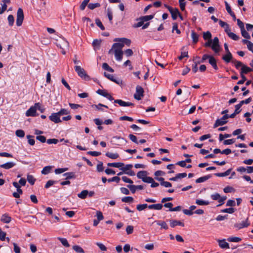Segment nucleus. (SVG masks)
<instances>
[{"instance_id":"44","label":"nucleus","mask_w":253,"mask_h":253,"mask_svg":"<svg viewBox=\"0 0 253 253\" xmlns=\"http://www.w3.org/2000/svg\"><path fill=\"white\" fill-rule=\"evenodd\" d=\"M51 169V167L46 166L43 168L42 170V173L43 174H47L50 172Z\"/></svg>"},{"instance_id":"63","label":"nucleus","mask_w":253,"mask_h":253,"mask_svg":"<svg viewBox=\"0 0 253 253\" xmlns=\"http://www.w3.org/2000/svg\"><path fill=\"white\" fill-rule=\"evenodd\" d=\"M104 169V167L103 166V163L101 162H99L98 164L97 165V170L98 172L103 171Z\"/></svg>"},{"instance_id":"53","label":"nucleus","mask_w":253,"mask_h":253,"mask_svg":"<svg viewBox=\"0 0 253 253\" xmlns=\"http://www.w3.org/2000/svg\"><path fill=\"white\" fill-rule=\"evenodd\" d=\"M68 169L67 168L56 169H55V173L57 174H60L68 170Z\"/></svg>"},{"instance_id":"34","label":"nucleus","mask_w":253,"mask_h":253,"mask_svg":"<svg viewBox=\"0 0 253 253\" xmlns=\"http://www.w3.org/2000/svg\"><path fill=\"white\" fill-rule=\"evenodd\" d=\"M57 239H58V240H59L60 241V242L62 243L63 246H64V247H70V245L68 243V242L66 238L58 237Z\"/></svg>"},{"instance_id":"40","label":"nucleus","mask_w":253,"mask_h":253,"mask_svg":"<svg viewBox=\"0 0 253 253\" xmlns=\"http://www.w3.org/2000/svg\"><path fill=\"white\" fill-rule=\"evenodd\" d=\"M73 249L79 253H84V250L79 246L75 245L73 247Z\"/></svg>"},{"instance_id":"50","label":"nucleus","mask_w":253,"mask_h":253,"mask_svg":"<svg viewBox=\"0 0 253 253\" xmlns=\"http://www.w3.org/2000/svg\"><path fill=\"white\" fill-rule=\"evenodd\" d=\"M96 92L98 94L102 95L105 97H106L109 94L106 90H103V89H98L97 90Z\"/></svg>"},{"instance_id":"37","label":"nucleus","mask_w":253,"mask_h":253,"mask_svg":"<svg viewBox=\"0 0 253 253\" xmlns=\"http://www.w3.org/2000/svg\"><path fill=\"white\" fill-rule=\"evenodd\" d=\"M219 24L221 27L225 28V32H226V30H228L229 29V25L226 22L222 21L221 20H219L218 21Z\"/></svg>"},{"instance_id":"60","label":"nucleus","mask_w":253,"mask_h":253,"mask_svg":"<svg viewBox=\"0 0 253 253\" xmlns=\"http://www.w3.org/2000/svg\"><path fill=\"white\" fill-rule=\"evenodd\" d=\"M185 0H179V3L180 9L182 11H184L185 10Z\"/></svg>"},{"instance_id":"4","label":"nucleus","mask_w":253,"mask_h":253,"mask_svg":"<svg viewBox=\"0 0 253 253\" xmlns=\"http://www.w3.org/2000/svg\"><path fill=\"white\" fill-rule=\"evenodd\" d=\"M24 19V13L23 9L19 8L17 11L16 24L17 26L22 25Z\"/></svg>"},{"instance_id":"49","label":"nucleus","mask_w":253,"mask_h":253,"mask_svg":"<svg viewBox=\"0 0 253 253\" xmlns=\"http://www.w3.org/2000/svg\"><path fill=\"white\" fill-rule=\"evenodd\" d=\"M92 107L93 108H95L98 110H101V111H103V109L99 107L100 106V107H104L106 108H108V106H106V105H103L102 104H101V103H99L98 105H92Z\"/></svg>"},{"instance_id":"21","label":"nucleus","mask_w":253,"mask_h":253,"mask_svg":"<svg viewBox=\"0 0 253 253\" xmlns=\"http://www.w3.org/2000/svg\"><path fill=\"white\" fill-rule=\"evenodd\" d=\"M219 246L220 248L222 249H229V245L228 243L225 242L224 239L223 240H218Z\"/></svg>"},{"instance_id":"10","label":"nucleus","mask_w":253,"mask_h":253,"mask_svg":"<svg viewBox=\"0 0 253 253\" xmlns=\"http://www.w3.org/2000/svg\"><path fill=\"white\" fill-rule=\"evenodd\" d=\"M112 141L114 144L117 145H122L123 144H126L127 142L126 139L120 136H114L112 138Z\"/></svg>"},{"instance_id":"3","label":"nucleus","mask_w":253,"mask_h":253,"mask_svg":"<svg viewBox=\"0 0 253 253\" xmlns=\"http://www.w3.org/2000/svg\"><path fill=\"white\" fill-rule=\"evenodd\" d=\"M75 70L77 73L78 76L85 81L90 80L89 76L86 73L85 70L81 67V66L76 65Z\"/></svg>"},{"instance_id":"24","label":"nucleus","mask_w":253,"mask_h":253,"mask_svg":"<svg viewBox=\"0 0 253 253\" xmlns=\"http://www.w3.org/2000/svg\"><path fill=\"white\" fill-rule=\"evenodd\" d=\"M199 35L197 34L194 31H192L191 32V38L192 39V41L194 43H196L199 40Z\"/></svg>"},{"instance_id":"38","label":"nucleus","mask_w":253,"mask_h":253,"mask_svg":"<svg viewBox=\"0 0 253 253\" xmlns=\"http://www.w3.org/2000/svg\"><path fill=\"white\" fill-rule=\"evenodd\" d=\"M27 181L31 185H34L36 181V179L32 175L28 174L27 177Z\"/></svg>"},{"instance_id":"11","label":"nucleus","mask_w":253,"mask_h":253,"mask_svg":"<svg viewBox=\"0 0 253 253\" xmlns=\"http://www.w3.org/2000/svg\"><path fill=\"white\" fill-rule=\"evenodd\" d=\"M114 42H117L116 43H121L122 44L123 47L125 44L127 45V46H129L131 43V41L128 39L122 38H115L114 40Z\"/></svg>"},{"instance_id":"17","label":"nucleus","mask_w":253,"mask_h":253,"mask_svg":"<svg viewBox=\"0 0 253 253\" xmlns=\"http://www.w3.org/2000/svg\"><path fill=\"white\" fill-rule=\"evenodd\" d=\"M104 75L107 79H109L111 81L114 82V83L118 84H119L120 83H121V81H120V80L116 79L114 78V76L112 75L107 74L106 72H104Z\"/></svg>"},{"instance_id":"15","label":"nucleus","mask_w":253,"mask_h":253,"mask_svg":"<svg viewBox=\"0 0 253 253\" xmlns=\"http://www.w3.org/2000/svg\"><path fill=\"white\" fill-rule=\"evenodd\" d=\"M15 165V163L12 162H7L6 163L0 165V167L1 168H3L5 169H10L13 168Z\"/></svg>"},{"instance_id":"29","label":"nucleus","mask_w":253,"mask_h":253,"mask_svg":"<svg viewBox=\"0 0 253 253\" xmlns=\"http://www.w3.org/2000/svg\"><path fill=\"white\" fill-rule=\"evenodd\" d=\"M153 18L154 15H146L139 17V18H138V20H142L143 22H145L151 20Z\"/></svg>"},{"instance_id":"16","label":"nucleus","mask_w":253,"mask_h":253,"mask_svg":"<svg viewBox=\"0 0 253 253\" xmlns=\"http://www.w3.org/2000/svg\"><path fill=\"white\" fill-rule=\"evenodd\" d=\"M169 224H170V226L172 228H173L177 225L181 226L182 227H183L184 226V223H183L180 221H178V220H170Z\"/></svg>"},{"instance_id":"45","label":"nucleus","mask_w":253,"mask_h":253,"mask_svg":"<svg viewBox=\"0 0 253 253\" xmlns=\"http://www.w3.org/2000/svg\"><path fill=\"white\" fill-rule=\"evenodd\" d=\"M211 34L210 32L207 31L203 33V38L205 40H211Z\"/></svg>"},{"instance_id":"8","label":"nucleus","mask_w":253,"mask_h":253,"mask_svg":"<svg viewBox=\"0 0 253 253\" xmlns=\"http://www.w3.org/2000/svg\"><path fill=\"white\" fill-rule=\"evenodd\" d=\"M211 45L212 49L215 53H218L220 50V46L219 44V39L217 37H214Z\"/></svg>"},{"instance_id":"20","label":"nucleus","mask_w":253,"mask_h":253,"mask_svg":"<svg viewBox=\"0 0 253 253\" xmlns=\"http://www.w3.org/2000/svg\"><path fill=\"white\" fill-rule=\"evenodd\" d=\"M226 33L228 35L229 37L234 41H238L239 39V37L234 33L231 32L230 29L228 31L226 30Z\"/></svg>"},{"instance_id":"39","label":"nucleus","mask_w":253,"mask_h":253,"mask_svg":"<svg viewBox=\"0 0 253 253\" xmlns=\"http://www.w3.org/2000/svg\"><path fill=\"white\" fill-rule=\"evenodd\" d=\"M107 14L111 24H112L113 12L111 9L108 8L107 10Z\"/></svg>"},{"instance_id":"43","label":"nucleus","mask_w":253,"mask_h":253,"mask_svg":"<svg viewBox=\"0 0 253 253\" xmlns=\"http://www.w3.org/2000/svg\"><path fill=\"white\" fill-rule=\"evenodd\" d=\"M102 68H103L104 70H106V71H109V72H112V73H113V72H114V70H113L112 68H111V67H110L108 65V64H107V63H103V64H102Z\"/></svg>"},{"instance_id":"30","label":"nucleus","mask_w":253,"mask_h":253,"mask_svg":"<svg viewBox=\"0 0 253 253\" xmlns=\"http://www.w3.org/2000/svg\"><path fill=\"white\" fill-rule=\"evenodd\" d=\"M107 166L109 167L120 168L121 167L124 166V164L123 163H108Z\"/></svg>"},{"instance_id":"5","label":"nucleus","mask_w":253,"mask_h":253,"mask_svg":"<svg viewBox=\"0 0 253 253\" xmlns=\"http://www.w3.org/2000/svg\"><path fill=\"white\" fill-rule=\"evenodd\" d=\"M143 96V88L140 85H137L136 87V92L134 94V98L137 100H140Z\"/></svg>"},{"instance_id":"35","label":"nucleus","mask_w":253,"mask_h":253,"mask_svg":"<svg viewBox=\"0 0 253 253\" xmlns=\"http://www.w3.org/2000/svg\"><path fill=\"white\" fill-rule=\"evenodd\" d=\"M26 137L28 139V142L30 145L33 146L35 144V141L34 139V136L30 135H27L26 136Z\"/></svg>"},{"instance_id":"62","label":"nucleus","mask_w":253,"mask_h":253,"mask_svg":"<svg viewBox=\"0 0 253 253\" xmlns=\"http://www.w3.org/2000/svg\"><path fill=\"white\" fill-rule=\"evenodd\" d=\"M59 115L60 116L64 115H68L69 114V112L66 109H61L58 112H57Z\"/></svg>"},{"instance_id":"57","label":"nucleus","mask_w":253,"mask_h":253,"mask_svg":"<svg viewBox=\"0 0 253 253\" xmlns=\"http://www.w3.org/2000/svg\"><path fill=\"white\" fill-rule=\"evenodd\" d=\"M95 23L97 26H98L102 30H105V27L103 25L101 21L99 19H96L95 20Z\"/></svg>"},{"instance_id":"12","label":"nucleus","mask_w":253,"mask_h":253,"mask_svg":"<svg viewBox=\"0 0 253 253\" xmlns=\"http://www.w3.org/2000/svg\"><path fill=\"white\" fill-rule=\"evenodd\" d=\"M250 223L248 222V218L246 221H243L241 223H237L234 224V227L238 229H240L244 227H247L250 225Z\"/></svg>"},{"instance_id":"51","label":"nucleus","mask_w":253,"mask_h":253,"mask_svg":"<svg viewBox=\"0 0 253 253\" xmlns=\"http://www.w3.org/2000/svg\"><path fill=\"white\" fill-rule=\"evenodd\" d=\"M100 6V4L99 3H98V2L95 3H90L88 4V8H89L91 10L94 9V8H95L96 7H99Z\"/></svg>"},{"instance_id":"1","label":"nucleus","mask_w":253,"mask_h":253,"mask_svg":"<svg viewBox=\"0 0 253 253\" xmlns=\"http://www.w3.org/2000/svg\"><path fill=\"white\" fill-rule=\"evenodd\" d=\"M123 45L121 43H114L112 45L111 49L109 51V54H112L114 52L115 58L118 61H121L123 58V51L122 48Z\"/></svg>"},{"instance_id":"52","label":"nucleus","mask_w":253,"mask_h":253,"mask_svg":"<svg viewBox=\"0 0 253 253\" xmlns=\"http://www.w3.org/2000/svg\"><path fill=\"white\" fill-rule=\"evenodd\" d=\"M122 201L125 203H130L133 201V198L132 197H125L122 199Z\"/></svg>"},{"instance_id":"36","label":"nucleus","mask_w":253,"mask_h":253,"mask_svg":"<svg viewBox=\"0 0 253 253\" xmlns=\"http://www.w3.org/2000/svg\"><path fill=\"white\" fill-rule=\"evenodd\" d=\"M132 168V165L131 164H128L126 165L125 167H121L120 169L122 170L123 172L126 173L128 170H130Z\"/></svg>"},{"instance_id":"42","label":"nucleus","mask_w":253,"mask_h":253,"mask_svg":"<svg viewBox=\"0 0 253 253\" xmlns=\"http://www.w3.org/2000/svg\"><path fill=\"white\" fill-rule=\"evenodd\" d=\"M15 134L17 137L23 138L25 136V132L22 129H18L15 131Z\"/></svg>"},{"instance_id":"6","label":"nucleus","mask_w":253,"mask_h":253,"mask_svg":"<svg viewBox=\"0 0 253 253\" xmlns=\"http://www.w3.org/2000/svg\"><path fill=\"white\" fill-rule=\"evenodd\" d=\"M165 6L169 10V11L170 13L172 19L176 20L179 13L178 8H173L172 7L167 4H165Z\"/></svg>"},{"instance_id":"48","label":"nucleus","mask_w":253,"mask_h":253,"mask_svg":"<svg viewBox=\"0 0 253 253\" xmlns=\"http://www.w3.org/2000/svg\"><path fill=\"white\" fill-rule=\"evenodd\" d=\"M235 209L233 208H230L228 209H225L221 210L222 212H225L228 213H233L235 211Z\"/></svg>"},{"instance_id":"61","label":"nucleus","mask_w":253,"mask_h":253,"mask_svg":"<svg viewBox=\"0 0 253 253\" xmlns=\"http://www.w3.org/2000/svg\"><path fill=\"white\" fill-rule=\"evenodd\" d=\"M228 241L232 242H239L241 241V239L239 237H233L228 239Z\"/></svg>"},{"instance_id":"27","label":"nucleus","mask_w":253,"mask_h":253,"mask_svg":"<svg viewBox=\"0 0 253 253\" xmlns=\"http://www.w3.org/2000/svg\"><path fill=\"white\" fill-rule=\"evenodd\" d=\"M232 169H227L225 172H222V173H214V175L218 177H223V176H226L229 175Z\"/></svg>"},{"instance_id":"54","label":"nucleus","mask_w":253,"mask_h":253,"mask_svg":"<svg viewBox=\"0 0 253 253\" xmlns=\"http://www.w3.org/2000/svg\"><path fill=\"white\" fill-rule=\"evenodd\" d=\"M232 62L235 64V66L237 69H239L240 67H242L244 65L241 61H237L236 60H232Z\"/></svg>"},{"instance_id":"55","label":"nucleus","mask_w":253,"mask_h":253,"mask_svg":"<svg viewBox=\"0 0 253 253\" xmlns=\"http://www.w3.org/2000/svg\"><path fill=\"white\" fill-rule=\"evenodd\" d=\"M96 245L99 247L101 251L104 252L107 251V248L102 243L97 242L96 243Z\"/></svg>"},{"instance_id":"59","label":"nucleus","mask_w":253,"mask_h":253,"mask_svg":"<svg viewBox=\"0 0 253 253\" xmlns=\"http://www.w3.org/2000/svg\"><path fill=\"white\" fill-rule=\"evenodd\" d=\"M90 0H84L80 5V9L84 10Z\"/></svg>"},{"instance_id":"14","label":"nucleus","mask_w":253,"mask_h":253,"mask_svg":"<svg viewBox=\"0 0 253 253\" xmlns=\"http://www.w3.org/2000/svg\"><path fill=\"white\" fill-rule=\"evenodd\" d=\"M115 103H118L120 106H133L134 104L129 102H125L121 99H117L114 100Z\"/></svg>"},{"instance_id":"7","label":"nucleus","mask_w":253,"mask_h":253,"mask_svg":"<svg viewBox=\"0 0 253 253\" xmlns=\"http://www.w3.org/2000/svg\"><path fill=\"white\" fill-rule=\"evenodd\" d=\"M228 119V115H224L221 118L217 119L214 124V127H216L220 126H223L227 123V119Z\"/></svg>"},{"instance_id":"9","label":"nucleus","mask_w":253,"mask_h":253,"mask_svg":"<svg viewBox=\"0 0 253 253\" xmlns=\"http://www.w3.org/2000/svg\"><path fill=\"white\" fill-rule=\"evenodd\" d=\"M39 106V103H36L34 106H31L26 112V115L27 117H34L37 115L36 106Z\"/></svg>"},{"instance_id":"18","label":"nucleus","mask_w":253,"mask_h":253,"mask_svg":"<svg viewBox=\"0 0 253 253\" xmlns=\"http://www.w3.org/2000/svg\"><path fill=\"white\" fill-rule=\"evenodd\" d=\"M222 59L226 63H229L232 61L233 59V56L230 52L226 53L225 55L223 56Z\"/></svg>"},{"instance_id":"56","label":"nucleus","mask_w":253,"mask_h":253,"mask_svg":"<svg viewBox=\"0 0 253 253\" xmlns=\"http://www.w3.org/2000/svg\"><path fill=\"white\" fill-rule=\"evenodd\" d=\"M148 206L147 204H142V205H138L136 206V209L139 211H141L144 209H145L146 208H147Z\"/></svg>"},{"instance_id":"41","label":"nucleus","mask_w":253,"mask_h":253,"mask_svg":"<svg viewBox=\"0 0 253 253\" xmlns=\"http://www.w3.org/2000/svg\"><path fill=\"white\" fill-rule=\"evenodd\" d=\"M209 203V202L207 201H204L200 199H197L196 200V204L198 205H208Z\"/></svg>"},{"instance_id":"22","label":"nucleus","mask_w":253,"mask_h":253,"mask_svg":"<svg viewBox=\"0 0 253 253\" xmlns=\"http://www.w3.org/2000/svg\"><path fill=\"white\" fill-rule=\"evenodd\" d=\"M211 177V174H208L204 176L201 177L196 180V182L197 183L204 182L210 179Z\"/></svg>"},{"instance_id":"23","label":"nucleus","mask_w":253,"mask_h":253,"mask_svg":"<svg viewBox=\"0 0 253 253\" xmlns=\"http://www.w3.org/2000/svg\"><path fill=\"white\" fill-rule=\"evenodd\" d=\"M209 63L212 66V67L215 69L217 70L218 67L216 64V61L215 59L212 56L209 58Z\"/></svg>"},{"instance_id":"25","label":"nucleus","mask_w":253,"mask_h":253,"mask_svg":"<svg viewBox=\"0 0 253 253\" xmlns=\"http://www.w3.org/2000/svg\"><path fill=\"white\" fill-rule=\"evenodd\" d=\"M148 208L151 210H160L162 209L163 205L161 204H154L148 206Z\"/></svg>"},{"instance_id":"47","label":"nucleus","mask_w":253,"mask_h":253,"mask_svg":"<svg viewBox=\"0 0 253 253\" xmlns=\"http://www.w3.org/2000/svg\"><path fill=\"white\" fill-rule=\"evenodd\" d=\"M8 24L10 26H12L14 22V18L12 15H9L7 17Z\"/></svg>"},{"instance_id":"26","label":"nucleus","mask_w":253,"mask_h":253,"mask_svg":"<svg viewBox=\"0 0 253 253\" xmlns=\"http://www.w3.org/2000/svg\"><path fill=\"white\" fill-rule=\"evenodd\" d=\"M64 176H66L65 179L68 180L70 179L75 178H76V175L75 172H66L65 173L63 174Z\"/></svg>"},{"instance_id":"2","label":"nucleus","mask_w":253,"mask_h":253,"mask_svg":"<svg viewBox=\"0 0 253 253\" xmlns=\"http://www.w3.org/2000/svg\"><path fill=\"white\" fill-rule=\"evenodd\" d=\"M252 71H253V70L251 68H250L245 65H243L242 67L241 68V71L240 73L241 77L242 78V80L239 81L237 83V84H243L247 80V78L245 76L244 74H248V73L252 72Z\"/></svg>"},{"instance_id":"33","label":"nucleus","mask_w":253,"mask_h":253,"mask_svg":"<svg viewBox=\"0 0 253 253\" xmlns=\"http://www.w3.org/2000/svg\"><path fill=\"white\" fill-rule=\"evenodd\" d=\"M147 175L146 171H140L137 173V176L138 178L141 179L142 180L144 179Z\"/></svg>"},{"instance_id":"19","label":"nucleus","mask_w":253,"mask_h":253,"mask_svg":"<svg viewBox=\"0 0 253 253\" xmlns=\"http://www.w3.org/2000/svg\"><path fill=\"white\" fill-rule=\"evenodd\" d=\"M154 223H156V224L160 226L161 227L162 229H164L165 230H167L169 228L168 225H167V223L162 220H156L154 222Z\"/></svg>"},{"instance_id":"13","label":"nucleus","mask_w":253,"mask_h":253,"mask_svg":"<svg viewBox=\"0 0 253 253\" xmlns=\"http://www.w3.org/2000/svg\"><path fill=\"white\" fill-rule=\"evenodd\" d=\"M49 118L50 121L56 124L61 122V120L60 119V116L58 113H52L49 117Z\"/></svg>"},{"instance_id":"28","label":"nucleus","mask_w":253,"mask_h":253,"mask_svg":"<svg viewBox=\"0 0 253 253\" xmlns=\"http://www.w3.org/2000/svg\"><path fill=\"white\" fill-rule=\"evenodd\" d=\"M88 191L87 190H83L81 193L78 194L79 198L82 199H84L88 195Z\"/></svg>"},{"instance_id":"64","label":"nucleus","mask_w":253,"mask_h":253,"mask_svg":"<svg viewBox=\"0 0 253 253\" xmlns=\"http://www.w3.org/2000/svg\"><path fill=\"white\" fill-rule=\"evenodd\" d=\"M59 140L55 138H51V139H48L47 140L46 142L48 144H57Z\"/></svg>"},{"instance_id":"32","label":"nucleus","mask_w":253,"mask_h":253,"mask_svg":"<svg viewBox=\"0 0 253 253\" xmlns=\"http://www.w3.org/2000/svg\"><path fill=\"white\" fill-rule=\"evenodd\" d=\"M11 217L6 214L2 215L1 221L4 223H8L11 221Z\"/></svg>"},{"instance_id":"31","label":"nucleus","mask_w":253,"mask_h":253,"mask_svg":"<svg viewBox=\"0 0 253 253\" xmlns=\"http://www.w3.org/2000/svg\"><path fill=\"white\" fill-rule=\"evenodd\" d=\"M105 155L107 157L112 159H116L119 157L118 153H112L111 152H107Z\"/></svg>"},{"instance_id":"58","label":"nucleus","mask_w":253,"mask_h":253,"mask_svg":"<svg viewBox=\"0 0 253 253\" xmlns=\"http://www.w3.org/2000/svg\"><path fill=\"white\" fill-rule=\"evenodd\" d=\"M36 139L40 141L42 143H44L46 141V137L43 135H37Z\"/></svg>"},{"instance_id":"46","label":"nucleus","mask_w":253,"mask_h":253,"mask_svg":"<svg viewBox=\"0 0 253 253\" xmlns=\"http://www.w3.org/2000/svg\"><path fill=\"white\" fill-rule=\"evenodd\" d=\"M242 36L247 39H250L251 36L250 34L245 30V29H242L241 30Z\"/></svg>"}]
</instances>
